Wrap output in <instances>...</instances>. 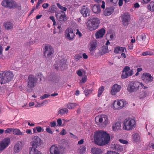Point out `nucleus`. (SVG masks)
<instances>
[{
  "mask_svg": "<svg viewBox=\"0 0 154 154\" xmlns=\"http://www.w3.org/2000/svg\"><path fill=\"white\" fill-rule=\"evenodd\" d=\"M50 126L52 127H55L56 126V122L55 121H53L50 122Z\"/></svg>",
  "mask_w": 154,
  "mask_h": 154,
  "instance_id": "obj_55",
  "label": "nucleus"
},
{
  "mask_svg": "<svg viewBox=\"0 0 154 154\" xmlns=\"http://www.w3.org/2000/svg\"><path fill=\"white\" fill-rule=\"evenodd\" d=\"M140 83L136 81L129 82L127 87V90L130 93L137 91L139 89Z\"/></svg>",
  "mask_w": 154,
  "mask_h": 154,
  "instance_id": "obj_6",
  "label": "nucleus"
},
{
  "mask_svg": "<svg viewBox=\"0 0 154 154\" xmlns=\"http://www.w3.org/2000/svg\"><path fill=\"white\" fill-rule=\"evenodd\" d=\"M32 147L31 150H37V148L39 147L42 144V141L38 136H34L32 138V141L30 143Z\"/></svg>",
  "mask_w": 154,
  "mask_h": 154,
  "instance_id": "obj_5",
  "label": "nucleus"
},
{
  "mask_svg": "<svg viewBox=\"0 0 154 154\" xmlns=\"http://www.w3.org/2000/svg\"><path fill=\"white\" fill-rule=\"evenodd\" d=\"M104 90V87L103 86H101L99 88L97 95L98 97H100L101 96Z\"/></svg>",
  "mask_w": 154,
  "mask_h": 154,
  "instance_id": "obj_42",
  "label": "nucleus"
},
{
  "mask_svg": "<svg viewBox=\"0 0 154 154\" xmlns=\"http://www.w3.org/2000/svg\"><path fill=\"white\" fill-rule=\"evenodd\" d=\"M134 140L136 142H138L140 140V137L137 133H135L133 136Z\"/></svg>",
  "mask_w": 154,
  "mask_h": 154,
  "instance_id": "obj_38",
  "label": "nucleus"
},
{
  "mask_svg": "<svg viewBox=\"0 0 154 154\" xmlns=\"http://www.w3.org/2000/svg\"><path fill=\"white\" fill-rule=\"evenodd\" d=\"M136 123V121L134 119L128 118L124 121L123 129L127 131L132 130L135 128Z\"/></svg>",
  "mask_w": 154,
  "mask_h": 154,
  "instance_id": "obj_4",
  "label": "nucleus"
},
{
  "mask_svg": "<svg viewBox=\"0 0 154 154\" xmlns=\"http://www.w3.org/2000/svg\"><path fill=\"white\" fill-rule=\"evenodd\" d=\"M79 105L78 104L75 103H68L66 106L68 109H74L75 107L78 106Z\"/></svg>",
  "mask_w": 154,
  "mask_h": 154,
  "instance_id": "obj_35",
  "label": "nucleus"
},
{
  "mask_svg": "<svg viewBox=\"0 0 154 154\" xmlns=\"http://www.w3.org/2000/svg\"><path fill=\"white\" fill-rule=\"evenodd\" d=\"M147 9L152 12H154V2H150L149 4L147 5Z\"/></svg>",
  "mask_w": 154,
  "mask_h": 154,
  "instance_id": "obj_34",
  "label": "nucleus"
},
{
  "mask_svg": "<svg viewBox=\"0 0 154 154\" xmlns=\"http://www.w3.org/2000/svg\"><path fill=\"white\" fill-rule=\"evenodd\" d=\"M49 6V4L47 3H44L42 5V7L44 9L47 8Z\"/></svg>",
  "mask_w": 154,
  "mask_h": 154,
  "instance_id": "obj_58",
  "label": "nucleus"
},
{
  "mask_svg": "<svg viewBox=\"0 0 154 154\" xmlns=\"http://www.w3.org/2000/svg\"><path fill=\"white\" fill-rule=\"evenodd\" d=\"M94 138L95 143L100 146L108 144L110 140L109 135L106 131H96L94 134Z\"/></svg>",
  "mask_w": 154,
  "mask_h": 154,
  "instance_id": "obj_1",
  "label": "nucleus"
},
{
  "mask_svg": "<svg viewBox=\"0 0 154 154\" xmlns=\"http://www.w3.org/2000/svg\"><path fill=\"white\" fill-rule=\"evenodd\" d=\"M65 65V63L64 62H62L61 60L59 61L58 64H57V63H56L54 64V66L55 69H56L58 70L59 67H63V66Z\"/></svg>",
  "mask_w": 154,
  "mask_h": 154,
  "instance_id": "obj_36",
  "label": "nucleus"
},
{
  "mask_svg": "<svg viewBox=\"0 0 154 154\" xmlns=\"http://www.w3.org/2000/svg\"><path fill=\"white\" fill-rule=\"evenodd\" d=\"M114 10V7L112 6L106 8L104 11V14L106 16H109L113 12Z\"/></svg>",
  "mask_w": 154,
  "mask_h": 154,
  "instance_id": "obj_25",
  "label": "nucleus"
},
{
  "mask_svg": "<svg viewBox=\"0 0 154 154\" xmlns=\"http://www.w3.org/2000/svg\"><path fill=\"white\" fill-rule=\"evenodd\" d=\"M121 126V124L120 123L116 122L112 125V130L113 131H117L120 129Z\"/></svg>",
  "mask_w": 154,
  "mask_h": 154,
  "instance_id": "obj_32",
  "label": "nucleus"
},
{
  "mask_svg": "<svg viewBox=\"0 0 154 154\" xmlns=\"http://www.w3.org/2000/svg\"><path fill=\"white\" fill-rule=\"evenodd\" d=\"M100 22L99 18L96 17H92L87 23V27L90 31L95 30L98 28Z\"/></svg>",
  "mask_w": 154,
  "mask_h": 154,
  "instance_id": "obj_3",
  "label": "nucleus"
},
{
  "mask_svg": "<svg viewBox=\"0 0 154 154\" xmlns=\"http://www.w3.org/2000/svg\"><path fill=\"white\" fill-rule=\"evenodd\" d=\"M87 76L85 75L84 77L82 78V79L80 80V83H85L87 81Z\"/></svg>",
  "mask_w": 154,
  "mask_h": 154,
  "instance_id": "obj_49",
  "label": "nucleus"
},
{
  "mask_svg": "<svg viewBox=\"0 0 154 154\" xmlns=\"http://www.w3.org/2000/svg\"><path fill=\"white\" fill-rule=\"evenodd\" d=\"M44 51V56L45 57H49L54 52L53 48L49 44L45 45Z\"/></svg>",
  "mask_w": 154,
  "mask_h": 154,
  "instance_id": "obj_11",
  "label": "nucleus"
},
{
  "mask_svg": "<svg viewBox=\"0 0 154 154\" xmlns=\"http://www.w3.org/2000/svg\"><path fill=\"white\" fill-rule=\"evenodd\" d=\"M127 50L125 47L117 46L115 48L114 52L116 54L121 53L122 52H126Z\"/></svg>",
  "mask_w": 154,
  "mask_h": 154,
  "instance_id": "obj_23",
  "label": "nucleus"
},
{
  "mask_svg": "<svg viewBox=\"0 0 154 154\" xmlns=\"http://www.w3.org/2000/svg\"><path fill=\"white\" fill-rule=\"evenodd\" d=\"M34 133H36V130L37 131V132H40L42 131V128L40 126H38L35 127L33 129Z\"/></svg>",
  "mask_w": 154,
  "mask_h": 154,
  "instance_id": "obj_40",
  "label": "nucleus"
},
{
  "mask_svg": "<svg viewBox=\"0 0 154 154\" xmlns=\"http://www.w3.org/2000/svg\"><path fill=\"white\" fill-rule=\"evenodd\" d=\"M38 79L33 75H29V88H32L36 85Z\"/></svg>",
  "mask_w": 154,
  "mask_h": 154,
  "instance_id": "obj_19",
  "label": "nucleus"
},
{
  "mask_svg": "<svg viewBox=\"0 0 154 154\" xmlns=\"http://www.w3.org/2000/svg\"><path fill=\"white\" fill-rule=\"evenodd\" d=\"M46 131L47 132L50 134H52L53 132L52 131L51 128L49 127L47 128H46Z\"/></svg>",
  "mask_w": 154,
  "mask_h": 154,
  "instance_id": "obj_57",
  "label": "nucleus"
},
{
  "mask_svg": "<svg viewBox=\"0 0 154 154\" xmlns=\"http://www.w3.org/2000/svg\"><path fill=\"white\" fill-rule=\"evenodd\" d=\"M118 0H106L107 2L110 4H116Z\"/></svg>",
  "mask_w": 154,
  "mask_h": 154,
  "instance_id": "obj_48",
  "label": "nucleus"
},
{
  "mask_svg": "<svg viewBox=\"0 0 154 154\" xmlns=\"http://www.w3.org/2000/svg\"><path fill=\"white\" fill-rule=\"evenodd\" d=\"M126 104V102L125 100H115L112 104L113 108L116 110L121 109L125 106Z\"/></svg>",
  "mask_w": 154,
  "mask_h": 154,
  "instance_id": "obj_7",
  "label": "nucleus"
},
{
  "mask_svg": "<svg viewBox=\"0 0 154 154\" xmlns=\"http://www.w3.org/2000/svg\"><path fill=\"white\" fill-rule=\"evenodd\" d=\"M130 69V68L128 66H125L123 69L122 74V79H125L129 76H131L134 74L133 71L131 70L128 71Z\"/></svg>",
  "mask_w": 154,
  "mask_h": 154,
  "instance_id": "obj_12",
  "label": "nucleus"
},
{
  "mask_svg": "<svg viewBox=\"0 0 154 154\" xmlns=\"http://www.w3.org/2000/svg\"><path fill=\"white\" fill-rule=\"evenodd\" d=\"M91 152L93 154H102L101 149L98 148H93L91 149Z\"/></svg>",
  "mask_w": 154,
  "mask_h": 154,
  "instance_id": "obj_31",
  "label": "nucleus"
},
{
  "mask_svg": "<svg viewBox=\"0 0 154 154\" xmlns=\"http://www.w3.org/2000/svg\"><path fill=\"white\" fill-rule=\"evenodd\" d=\"M92 11L95 13L98 14L100 12V6L98 4H95L92 7Z\"/></svg>",
  "mask_w": 154,
  "mask_h": 154,
  "instance_id": "obj_29",
  "label": "nucleus"
},
{
  "mask_svg": "<svg viewBox=\"0 0 154 154\" xmlns=\"http://www.w3.org/2000/svg\"><path fill=\"white\" fill-rule=\"evenodd\" d=\"M64 35L66 39L70 41L74 39L75 36L73 29L71 28H68L65 30Z\"/></svg>",
  "mask_w": 154,
  "mask_h": 154,
  "instance_id": "obj_10",
  "label": "nucleus"
},
{
  "mask_svg": "<svg viewBox=\"0 0 154 154\" xmlns=\"http://www.w3.org/2000/svg\"><path fill=\"white\" fill-rule=\"evenodd\" d=\"M13 134L17 135H22L23 134L21 132L19 129H15L13 130Z\"/></svg>",
  "mask_w": 154,
  "mask_h": 154,
  "instance_id": "obj_37",
  "label": "nucleus"
},
{
  "mask_svg": "<svg viewBox=\"0 0 154 154\" xmlns=\"http://www.w3.org/2000/svg\"><path fill=\"white\" fill-rule=\"evenodd\" d=\"M2 6L8 9L16 8L18 6L17 3L13 0H4L2 2Z\"/></svg>",
  "mask_w": 154,
  "mask_h": 154,
  "instance_id": "obj_9",
  "label": "nucleus"
},
{
  "mask_svg": "<svg viewBox=\"0 0 154 154\" xmlns=\"http://www.w3.org/2000/svg\"><path fill=\"white\" fill-rule=\"evenodd\" d=\"M90 9L85 6H84L80 11V13L84 17L88 16L90 15Z\"/></svg>",
  "mask_w": 154,
  "mask_h": 154,
  "instance_id": "obj_21",
  "label": "nucleus"
},
{
  "mask_svg": "<svg viewBox=\"0 0 154 154\" xmlns=\"http://www.w3.org/2000/svg\"><path fill=\"white\" fill-rule=\"evenodd\" d=\"M122 22L124 26H126L128 24L129 21L130 20V16L128 12L124 13L121 16Z\"/></svg>",
  "mask_w": 154,
  "mask_h": 154,
  "instance_id": "obj_15",
  "label": "nucleus"
},
{
  "mask_svg": "<svg viewBox=\"0 0 154 154\" xmlns=\"http://www.w3.org/2000/svg\"><path fill=\"white\" fill-rule=\"evenodd\" d=\"M77 74L79 76H82V72L80 70L77 71Z\"/></svg>",
  "mask_w": 154,
  "mask_h": 154,
  "instance_id": "obj_59",
  "label": "nucleus"
},
{
  "mask_svg": "<svg viewBox=\"0 0 154 154\" xmlns=\"http://www.w3.org/2000/svg\"><path fill=\"white\" fill-rule=\"evenodd\" d=\"M76 34L78 35L79 37H81L82 36V33L79 31L78 29L77 30Z\"/></svg>",
  "mask_w": 154,
  "mask_h": 154,
  "instance_id": "obj_61",
  "label": "nucleus"
},
{
  "mask_svg": "<svg viewBox=\"0 0 154 154\" xmlns=\"http://www.w3.org/2000/svg\"><path fill=\"white\" fill-rule=\"evenodd\" d=\"M93 90L92 89H85L84 91L85 94L86 96H87L88 94H91Z\"/></svg>",
  "mask_w": 154,
  "mask_h": 154,
  "instance_id": "obj_47",
  "label": "nucleus"
},
{
  "mask_svg": "<svg viewBox=\"0 0 154 154\" xmlns=\"http://www.w3.org/2000/svg\"><path fill=\"white\" fill-rule=\"evenodd\" d=\"M56 16L59 21H65L67 20L65 13L63 11L56 12Z\"/></svg>",
  "mask_w": 154,
  "mask_h": 154,
  "instance_id": "obj_16",
  "label": "nucleus"
},
{
  "mask_svg": "<svg viewBox=\"0 0 154 154\" xmlns=\"http://www.w3.org/2000/svg\"><path fill=\"white\" fill-rule=\"evenodd\" d=\"M102 51L104 53H108L109 52L108 46H106L104 48H103V49Z\"/></svg>",
  "mask_w": 154,
  "mask_h": 154,
  "instance_id": "obj_54",
  "label": "nucleus"
},
{
  "mask_svg": "<svg viewBox=\"0 0 154 154\" xmlns=\"http://www.w3.org/2000/svg\"><path fill=\"white\" fill-rule=\"evenodd\" d=\"M3 26L6 29L11 30L13 28V24L10 22H6L4 23Z\"/></svg>",
  "mask_w": 154,
  "mask_h": 154,
  "instance_id": "obj_26",
  "label": "nucleus"
},
{
  "mask_svg": "<svg viewBox=\"0 0 154 154\" xmlns=\"http://www.w3.org/2000/svg\"><path fill=\"white\" fill-rule=\"evenodd\" d=\"M68 112V110L66 108H64L60 110L58 112L59 114L63 115L65 113H67Z\"/></svg>",
  "mask_w": 154,
  "mask_h": 154,
  "instance_id": "obj_39",
  "label": "nucleus"
},
{
  "mask_svg": "<svg viewBox=\"0 0 154 154\" xmlns=\"http://www.w3.org/2000/svg\"><path fill=\"white\" fill-rule=\"evenodd\" d=\"M13 129L11 128H8L5 131V134L10 133L13 131Z\"/></svg>",
  "mask_w": 154,
  "mask_h": 154,
  "instance_id": "obj_50",
  "label": "nucleus"
},
{
  "mask_svg": "<svg viewBox=\"0 0 154 154\" xmlns=\"http://www.w3.org/2000/svg\"><path fill=\"white\" fill-rule=\"evenodd\" d=\"M142 79L146 84L151 82L153 80V77L149 73H144L143 74L141 77Z\"/></svg>",
  "mask_w": 154,
  "mask_h": 154,
  "instance_id": "obj_13",
  "label": "nucleus"
},
{
  "mask_svg": "<svg viewBox=\"0 0 154 154\" xmlns=\"http://www.w3.org/2000/svg\"><path fill=\"white\" fill-rule=\"evenodd\" d=\"M120 85H118L117 84H115L111 87V89L110 91L111 94L113 95H115L117 93L119 92L121 89Z\"/></svg>",
  "mask_w": 154,
  "mask_h": 154,
  "instance_id": "obj_17",
  "label": "nucleus"
},
{
  "mask_svg": "<svg viewBox=\"0 0 154 154\" xmlns=\"http://www.w3.org/2000/svg\"><path fill=\"white\" fill-rule=\"evenodd\" d=\"M50 96V95L49 94H45L43 95L40 98L41 99L43 100L45 98L48 97Z\"/></svg>",
  "mask_w": 154,
  "mask_h": 154,
  "instance_id": "obj_51",
  "label": "nucleus"
},
{
  "mask_svg": "<svg viewBox=\"0 0 154 154\" xmlns=\"http://www.w3.org/2000/svg\"><path fill=\"white\" fill-rule=\"evenodd\" d=\"M90 48L89 50L92 51L95 49L97 46V42L96 40H94L90 42Z\"/></svg>",
  "mask_w": 154,
  "mask_h": 154,
  "instance_id": "obj_28",
  "label": "nucleus"
},
{
  "mask_svg": "<svg viewBox=\"0 0 154 154\" xmlns=\"http://www.w3.org/2000/svg\"><path fill=\"white\" fill-rule=\"evenodd\" d=\"M111 148L113 150L116 151L118 152H121L123 150V147L119 144H112Z\"/></svg>",
  "mask_w": 154,
  "mask_h": 154,
  "instance_id": "obj_24",
  "label": "nucleus"
},
{
  "mask_svg": "<svg viewBox=\"0 0 154 154\" xmlns=\"http://www.w3.org/2000/svg\"><path fill=\"white\" fill-rule=\"evenodd\" d=\"M51 154H60L61 151L56 145H52L50 149Z\"/></svg>",
  "mask_w": 154,
  "mask_h": 154,
  "instance_id": "obj_20",
  "label": "nucleus"
},
{
  "mask_svg": "<svg viewBox=\"0 0 154 154\" xmlns=\"http://www.w3.org/2000/svg\"><path fill=\"white\" fill-rule=\"evenodd\" d=\"M105 32V29L102 28L96 32L95 34V36L97 38H102Z\"/></svg>",
  "mask_w": 154,
  "mask_h": 154,
  "instance_id": "obj_22",
  "label": "nucleus"
},
{
  "mask_svg": "<svg viewBox=\"0 0 154 154\" xmlns=\"http://www.w3.org/2000/svg\"><path fill=\"white\" fill-rule=\"evenodd\" d=\"M10 139L8 137L5 138L0 143V153L9 145L10 143Z\"/></svg>",
  "mask_w": 154,
  "mask_h": 154,
  "instance_id": "obj_14",
  "label": "nucleus"
},
{
  "mask_svg": "<svg viewBox=\"0 0 154 154\" xmlns=\"http://www.w3.org/2000/svg\"><path fill=\"white\" fill-rule=\"evenodd\" d=\"M29 154H42L40 151L37 150H31L29 152Z\"/></svg>",
  "mask_w": 154,
  "mask_h": 154,
  "instance_id": "obj_44",
  "label": "nucleus"
},
{
  "mask_svg": "<svg viewBox=\"0 0 154 154\" xmlns=\"http://www.w3.org/2000/svg\"><path fill=\"white\" fill-rule=\"evenodd\" d=\"M95 121L97 124L101 125L104 126L107 124L108 119L106 115H101L96 116L95 118Z\"/></svg>",
  "mask_w": 154,
  "mask_h": 154,
  "instance_id": "obj_8",
  "label": "nucleus"
},
{
  "mask_svg": "<svg viewBox=\"0 0 154 154\" xmlns=\"http://www.w3.org/2000/svg\"><path fill=\"white\" fill-rule=\"evenodd\" d=\"M66 134V133L65 132V130L64 129L60 133V134L61 135H64Z\"/></svg>",
  "mask_w": 154,
  "mask_h": 154,
  "instance_id": "obj_63",
  "label": "nucleus"
},
{
  "mask_svg": "<svg viewBox=\"0 0 154 154\" xmlns=\"http://www.w3.org/2000/svg\"><path fill=\"white\" fill-rule=\"evenodd\" d=\"M12 72L10 70H5L0 72V82L2 85L11 81L14 77Z\"/></svg>",
  "mask_w": 154,
  "mask_h": 154,
  "instance_id": "obj_2",
  "label": "nucleus"
},
{
  "mask_svg": "<svg viewBox=\"0 0 154 154\" xmlns=\"http://www.w3.org/2000/svg\"><path fill=\"white\" fill-rule=\"evenodd\" d=\"M61 143L60 144V147L62 149H65L67 148L69 146V143L67 141L65 140H63L61 141Z\"/></svg>",
  "mask_w": 154,
  "mask_h": 154,
  "instance_id": "obj_33",
  "label": "nucleus"
},
{
  "mask_svg": "<svg viewBox=\"0 0 154 154\" xmlns=\"http://www.w3.org/2000/svg\"><path fill=\"white\" fill-rule=\"evenodd\" d=\"M106 154H119V153L115 151H108Z\"/></svg>",
  "mask_w": 154,
  "mask_h": 154,
  "instance_id": "obj_53",
  "label": "nucleus"
},
{
  "mask_svg": "<svg viewBox=\"0 0 154 154\" xmlns=\"http://www.w3.org/2000/svg\"><path fill=\"white\" fill-rule=\"evenodd\" d=\"M82 58V55L81 54L76 55L74 57V59L76 62L80 60Z\"/></svg>",
  "mask_w": 154,
  "mask_h": 154,
  "instance_id": "obj_41",
  "label": "nucleus"
},
{
  "mask_svg": "<svg viewBox=\"0 0 154 154\" xmlns=\"http://www.w3.org/2000/svg\"><path fill=\"white\" fill-rule=\"evenodd\" d=\"M149 147L150 148H152L154 149V143H149Z\"/></svg>",
  "mask_w": 154,
  "mask_h": 154,
  "instance_id": "obj_62",
  "label": "nucleus"
},
{
  "mask_svg": "<svg viewBox=\"0 0 154 154\" xmlns=\"http://www.w3.org/2000/svg\"><path fill=\"white\" fill-rule=\"evenodd\" d=\"M146 36L145 34L144 33H143L140 35H139L137 37L136 40L138 42H144L146 39Z\"/></svg>",
  "mask_w": 154,
  "mask_h": 154,
  "instance_id": "obj_30",
  "label": "nucleus"
},
{
  "mask_svg": "<svg viewBox=\"0 0 154 154\" xmlns=\"http://www.w3.org/2000/svg\"><path fill=\"white\" fill-rule=\"evenodd\" d=\"M82 57L84 59H87L88 58V56L85 53H83L82 54Z\"/></svg>",
  "mask_w": 154,
  "mask_h": 154,
  "instance_id": "obj_64",
  "label": "nucleus"
},
{
  "mask_svg": "<svg viewBox=\"0 0 154 154\" xmlns=\"http://www.w3.org/2000/svg\"><path fill=\"white\" fill-rule=\"evenodd\" d=\"M49 80L54 83H57L59 81V76L56 75H51Z\"/></svg>",
  "mask_w": 154,
  "mask_h": 154,
  "instance_id": "obj_27",
  "label": "nucleus"
},
{
  "mask_svg": "<svg viewBox=\"0 0 154 154\" xmlns=\"http://www.w3.org/2000/svg\"><path fill=\"white\" fill-rule=\"evenodd\" d=\"M57 5L58 8H59V9L62 10L63 11H66L67 10V8L61 5L60 4L57 3Z\"/></svg>",
  "mask_w": 154,
  "mask_h": 154,
  "instance_id": "obj_46",
  "label": "nucleus"
},
{
  "mask_svg": "<svg viewBox=\"0 0 154 154\" xmlns=\"http://www.w3.org/2000/svg\"><path fill=\"white\" fill-rule=\"evenodd\" d=\"M22 142L20 141H18L14 146V152L15 153H19L22 149Z\"/></svg>",
  "mask_w": 154,
  "mask_h": 154,
  "instance_id": "obj_18",
  "label": "nucleus"
},
{
  "mask_svg": "<svg viewBox=\"0 0 154 154\" xmlns=\"http://www.w3.org/2000/svg\"><path fill=\"white\" fill-rule=\"evenodd\" d=\"M50 19L52 20L53 23V25H54L56 23V21L54 19V18L53 16H51L50 17Z\"/></svg>",
  "mask_w": 154,
  "mask_h": 154,
  "instance_id": "obj_60",
  "label": "nucleus"
},
{
  "mask_svg": "<svg viewBox=\"0 0 154 154\" xmlns=\"http://www.w3.org/2000/svg\"><path fill=\"white\" fill-rule=\"evenodd\" d=\"M86 150V147L85 146L82 145L79 147V152L82 153L85 152Z\"/></svg>",
  "mask_w": 154,
  "mask_h": 154,
  "instance_id": "obj_43",
  "label": "nucleus"
},
{
  "mask_svg": "<svg viewBox=\"0 0 154 154\" xmlns=\"http://www.w3.org/2000/svg\"><path fill=\"white\" fill-rule=\"evenodd\" d=\"M153 54L152 52L150 51H146L144 52H143L142 55L143 56H146L147 55H152Z\"/></svg>",
  "mask_w": 154,
  "mask_h": 154,
  "instance_id": "obj_45",
  "label": "nucleus"
},
{
  "mask_svg": "<svg viewBox=\"0 0 154 154\" xmlns=\"http://www.w3.org/2000/svg\"><path fill=\"white\" fill-rule=\"evenodd\" d=\"M119 141L123 144H126L128 143V141L127 140L123 139H120L119 140Z\"/></svg>",
  "mask_w": 154,
  "mask_h": 154,
  "instance_id": "obj_52",
  "label": "nucleus"
},
{
  "mask_svg": "<svg viewBox=\"0 0 154 154\" xmlns=\"http://www.w3.org/2000/svg\"><path fill=\"white\" fill-rule=\"evenodd\" d=\"M57 122L58 124V126H61L62 125V122L61 119H58L57 120Z\"/></svg>",
  "mask_w": 154,
  "mask_h": 154,
  "instance_id": "obj_56",
  "label": "nucleus"
}]
</instances>
